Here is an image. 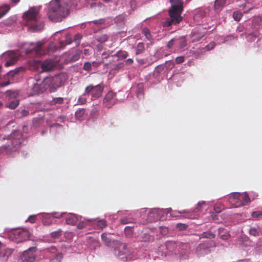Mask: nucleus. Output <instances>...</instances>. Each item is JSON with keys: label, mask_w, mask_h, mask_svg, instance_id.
Returning a JSON list of instances; mask_svg holds the SVG:
<instances>
[{"label": "nucleus", "mask_w": 262, "mask_h": 262, "mask_svg": "<svg viewBox=\"0 0 262 262\" xmlns=\"http://www.w3.org/2000/svg\"><path fill=\"white\" fill-rule=\"evenodd\" d=\"M77 0H52L48 7L47 14L49 18L53 22H60L69 14L71 6H77Z\"/></svg>", "instance_id": "1"}, {"label": "nucleus", "mask_w": 262, "mask_h": 262, "mask_svg": "<svg viewBox=\"0 0 262 262\" xmlns=\"http://www.w3.org/2000/svg\"><path fill=\"white\" fill-rule=\"evenodd\" d=\"M40 7H31L23 14V19L26 25L33 31H40L44 27L43 23L40 21Z\"/></svg>", "instance_id": "2"}, {"label": "nucleus", "mask_w": 262, "mask_h": 262, "mask_svg": "<svg viewBox=\"0 0 262 262\" xmlns=\"http://www.w3.org/2000/svg\"><path fill=\"white\" fill-rule=\"evenodd\" d=\"M172 5L168 11L170 18L163 24L164 27H169L173 24H177L182 20L181 14L183 11V2L182 0H170Z\"/></svg>", "instance_id": "3"}, {"label": "nucleus", "mask_w": 262, "mask_h": 262, "mask_svg": "<svg viewBox=\"0 0 262 262\" xmlns=\"http://www.w3.org/2000/svg\"><path fill=\"white\" fill-rule=\"evenodd\" d=\"M47 88H49L51 93L55 92L64 82L66 79L63 74L47 77L43 79Z\"/></svg>", "instance_id": "4"}, {"label": "nucleus", "mask_w": 262, "mask_h": 262, "mask_svg": "<svg viewBox=\"0 0 262 262\" xmlns=\"http://www.w3.org/2000/svg\"><path fill=\"white\" fill-rule=\"evenodd\" d=\"M21 135L19 132H14L11 135V139L12 140L10 143H8L0 147V152L6 151L8 153L17 149L21 143Z\"/></svg>", "instance_id": "5"}, {"label": "nucleus", "mask_w": 262, "mask_h": 262, "mask_svg": "<svg viewBox=\"0 0 262 262\" xmlns=\"http://www.w3.org/2000/svg\"><path fill=\"white\" fill-rule=\"evenodd\" d=\"M31 234L27 229H17L9 233V238L16 243L28 240Z\"/></svg>", "instance_id": "6"}, {"label": "nucleus", "mask_w": 262, "mask_h": 262, "mask_svg": "<svg viewBox=\"0 0 262 262\" xmlns=\"http://www.w3.org/2000/svg\"><path fill=\"white\" fill-rule=\"evenodd\" d=\"M32 66L37 70L40 68L42 72H48L53 70L56 64L54 61L51 59H46L43 61L34 60L32 63Z\"/></svg>", "instance_id": "7"}, {"label": "nucleus", "mask_w": 262, "mask_h": 262, "mask_svg": "<svg viewBox=\"0 0 262 262\" xmlns=\"http://www.w3.org/2000/svg\"><path fill=\"white\" fill-rule=\"evenodd\" d=\"M103 89L102 84H99L96 85L90 84L85 88V94H91L92 100L96 99L101 96Z\"/></svg>", "instance_id": "8"}, {"label": "nucleus", "mask_w": 262, "mask_h": 262, "mask_svg": "<svg viewBox=\"0 0 262 262\" xmlns=\"http://www.w3.org/2000/svg\"><path fill=\"white\" fill-rule=\"evenodd\" d=\"M42 45L43 43L41 41L32 42L30 44L29 48L26 49L25 53L26 54L34 53L36 55H41L43 53Z\"/></svg>", "instance_id": "9"}, {"label": "nucleus", "mask_w": 262, "mask_h": 262, "mask_svg": "<svg viewBox=\"0 0 262 262\" xmlns=\"http://www.w3.org/2000/svg\"><path fill=\"white\" fill-rule=\"evenodd\" d=\"M39 76H35L36 83H34L31 90L32 95H37L43 93L47 89L46 84H45L44 80L40 81L38 80Z\"/></svg>", "instance_id": "10"}, {"label": "nucleus", "mask_w": 262, "mask_h": 262, "mask_svg": "<svg viewBox=\"0 0 262 262\" xmlns=\"http://www.w3.org/2000/svg\"><path fill=\"white\" fill-rule=\"evenodd\" d=\"M4 56L7 58V61L5 65L6 67H9L15 64L18 58V53L13 51H10L4 54Z\"/></svg>", "instance_id": "11"}, {"label": "nucleus", "mask_w": 262, "mask_h": 262, "mask_svg": "<svg viewBox=\"0 0 262 262\" xmlns=\"http://www.w3.org/2000/svg\"><path fill=\"white\" fill-rule=\"evenodd\" d=\"M35 247H31L25 251L22 256V259L26 262H33L35 260L34 252L36 251Z\"/></svg>", "instance_id": "12"}, {"label": "nucleus", "mask_w": 262, "mask_h": 262, "mask_svg": "<svg viewBox=\"0 0 262 262\" xmlns=\"http://www.w3.org/2000/svg\"><path fill=\"white\" fill-rule=\"evenodd\" d=\"M229 202L232 207L237 208L242 206V203L240 201L239 193L235 192L231 194L229 198Z\"/></svg>", "instance_id": "13"}, {"label": "nucleus", "mask_w": 262, "mask_h": 262, "mask_svg": "<svg viewBox=\"0 0 262 262\" xmlns=\"http://www.w3.org/2000/svg\"><path fill=\"white\" fill-rule=\"evenodd\" d=\"M13 250L9 248H5L2 247L0 243V260L2 262H6L10 256L12 254Z\"/></svg>", "instance_id": "14"}, {"label": "nucleus", "mask_w": 262, "mask_h": 262, "mask_svg": "<svg viewBox=\"0 0 262 262\" xmlns=\"http://www.w3.org/2000/svg\"><path fill=\"white\" fill-rule=\"evenodd\" d=\"M118 257L123 261L126 260L129 253L127 246L124 244H120L118 246Z\"/></svg>", "instance_id": "15"}, {"label": "nucleus", "mask_w": 262, "mask_h": 262, "mask_svg": "<svg viewBox=\"0 0 262 262\" xmlns=\"http://www.w3.org/2000/svg\"><path fill=\"white\" fill-rule=\"evenodd\" d=\"M114 94L113 91L108 92L103 99V104L107 108L111 107L114 104L113 99Z\"/></svg>", "instance_id": "16"}, {"label": "nucleus", "mask_w": 262, "mask_h": 262, "mask_svg": "<svg viewBox=\"0 0 262 262\" xmlns=\"http://www.w3.org/2000/svg\"><path fill=\"white\" fill-rule=\"evenodd\" d=\"M159 219L158 210L156 209L150 210L148 213L147 220L149 222H155Z\"/></svg>", "instance_id": "17"}, {"label": "nucleus", "mask_w": 262, "mask_h": 262, "mask_svg": "<svg viewBox=\"0 0 262 262\" xmlns=\"http://www.w3.org/2000/svg\"><path fill=\"white\" fill-rule=\"evenodd\" d=\"M78 221V216L75 214L69 213L66 217V222L68 225L73 226Z\"/></svg>", "instance_id": "18"}, {"label": "nucleus", "mask_w": 262, "mask_h": 262, "mask_svg": "<svg viewBox=\"0 0 262 262\" xmlns=\"http://www.w3.org/2000/svg\"><path fill=\"white\" fill-rule=\"evenodd\" d=\"M181 213H185V215H184V216L186 218H188L190 219H196L195 214H190V213L189 212L186 211H183L182 212L174 211L172 212L171 215L173 216H177L178 215V214H181Z\"/></svg>", "instance_id": "19"}, {"label": "nucleus", "mask_w": 262, "mask_h": 262, "mask_svg": "<svg viewBox=\"0 0 262 262\" xmlns=\"http://www.w3.org/2000/svg\"><path fill=\"white\" fill-rule=\"evenodd\" d=\"M240 201L242 206L248 205L250 202V199L247 193H239Z\"/></svg>", "instance_id": "20"}, {"label": "nucleus", "mask_w": 262, "mask_h": 262, "mask_svg": "<svg viewBox=\"0 0 262 262\" xmlns=\"http://www.w3.org/2000/svg\"><path fill=\"white\" fill-rule=\"evenodd\" d=\"M215 237V234L212 232L210 231H207L206 232H203L201 235H200V238H214Z\"/></svg>", "instance_id": "21"}, {"label": "nucleus", "mask_w": 262, "mask_h": 262, "mask_svg": "<svg viewBox=\"0 0 262 262\" xmlns=\"http://www.w3.org/2000/svg\"><path fill=\"white\" fill-rule=\"evenodd\" d=\"M206 205V202L205 201H200L198 202L197 206L194 210V213H190V214H195L196 217H197L198 214H196L197 212H200L201 209L204 208V206Z\"/></svg>", "instance_id": "22"}, {"label": "nucleus", "mask_w": 262, "mask_h": 262, "mask_svg": "<svg viewBox=\"0 0 262 262\" xmlns=\"http://www.w3.org/2000/svg\"><path fill=\"white\" fill-rule=\"evenodd\" d=\"M85 114V110L81 108L75 112V117L79 120H82L84 119Z\"/></svg>", "instance_id": "23"}, {"label": "nucleus", "mask_w": 262, "mask_h": 262, "mask_svg": "<svg viewBox=\"0 0 262 262\" xmlns=\"http://www.w3.org/2000/svg\"><path fill=\"white\" fill-rule=\"evenodd\" d=\"M219 235L220 238L223 240L227 239L230 236L227 230L223 229H219Z\"/></svg>", "instance_id": "24"}, {"label": "nucleus", "mask_w": 262, "mask_h": 262, "mask_svg": "<svg viewBox=\"0 0 262 262\" xmlns=\"http://www.w3.org/2000/svg\"><path fill=\"white\" fill-rule=\"evenodd\" d=\"M10 10L8 5H4L0 7V18L4 16Z\"/></svg>", "instance_id": "25"}, {"label": "nucleus", "mask_w": 262, "mask_h": 262, "mask_svg": "<svg viewBox=\"0 0 262 262\" xmlns=\"http://www.w3.org/2000/svg\"><path fill=\"white\" fill-rule=\"evenodd\" d=\"M226 4V0H216L214 3V8L215 9H220L223 7Z\"/></svg>", "instance_id": "26"}, {"label": "nucleus", "mask_w": 262, "mask_h": 262, "mask_svg": "<svg viewBox=\"0 0 262 262\" xmlns=\"http://www.w3.org/2000/svg\"><path fill=\"white\" fill-rule=\"evenodd\" d=\"M110 235H107L106 233H102L101 235V238L102 241L107 245L111 246V238L109 237Z\"/></svg>", "instance_id": "27"}, {"label": "nucleus", "mask_w": 262, "mask_h": 262, "mask_svg": "<svg viewBox=\"0 0 262 262\" xmlns=\"http://www.w3.org/2000/svg\"><path fill=\"white\" fill-rule=\"evenodd\" d=\"M19 104V101L17 100H13L10 103H6V106L11 109L15 108Z\"/></svg>", "instance_id": "28"}, {"label": "nucleus", "mask_w": 262, "mask_h": 262, "mask_svg": "<svg viewBox=\"0 0 262 262\" xmlns=\"http://www.w3.org/2000/svg\"><path fill=\"white\" fill-rule=\"evenodd\" d=\"M249 233L251 235L257 236L259 235L260 230L256 227H252L249 229Z\"/></svg>", "instance_id": "29"}, {"label": "nucleus", "mask_w": 262, "mask_h": 262, "mask_svg": "<svg viewBox=\"0 0 262 262\" xmlns=\"http://www.w3.org/2000/svg\"><path fill=\"white\" fill-rule=\"evenodd\" d=\"M50 103L51 105L61 104L63 103V98L62 97L53 98Z\"/></svg>", "instance_id": "30"}, {"label": "nucleus", "mask_w": 262, "mask_h": 262, "mask_svg": "<svg viewBox=\"0 0 262 262\" xmlns=\"http://www.w3.org/2000/svg\"><path fill=\"white\" fill-rule=\"evenodd\" d=\"M144 44L143 42H140L138 44L136 54L137 55L141 54L144 51Z\"/></svg>", "instance_id": "31"}, {"label": "nucleus", "mask_w": 262, "mask_h": 262, "mask_svg": "<svg viewBox=\"0 0 262 262\" xmlns=\"http://www.w3.org/2000/svg\"><path fill=\"white\" fill-rule=\"evenodd\" d=\"M62 233V230L58 229L57 231H53L51 233V237L53 238H57L60 237Z\"/></svg>", "instance_id": "32"}, {"label": "nucleus", "mask_w": 262, "mask_h": 262, "mask_svg": "<svg viewBox=\"0 0 262 262\" xmlns=\"http://www.w3.org/2000/svg\"><path fill=\"white\" fill-rule=\"evenodd\" d=\"M124 232L126 236L130 237L132 236L133 234V228L129 226H127L124 229Z\"/></svg>", "instance_id": "33"}, {"label": "nucleus", "mask_w": 262, "mask_h": 262, "mask_svg": "<svg viewBox=\"0 0 262 262\" xmlns=\"http://www.w3.org/2000/svg\"><path fill=\"white\" fill-rule=\"evenodd\" d=\"M63 258L61 253H58L56 254L55 256L51 259V262H60Z\"/></svg>", "instance_id": "34"}, {"label": "nucleus", "mask_w": 262, "mask_h": 262, "mask_svg": "<svg viewBox=\"0 0 262 262\" xmlns=\"http://www.w3.org/2000/svg\"><path fill=\"white\" fill-rule=\"evenodd\" d=\"M116 56H117L119 58L125 59L127 56V53L124 51H120L116 54Z\"/></svg>", "instance_id": "35"}, {"label": "nucleus", "mask_w": 262, "mask_h": 262, "mask_svg": "<svg viewBox=\"0 0 262 262\" xmlns=\"http://www.w3.org/2000/svg\"><path fill=\"white\" fill-rule=\"evenodd\" d=\"M80 52L79 51H76L75 54L71 57L70 62H75L78 60L80 57Z\"/></svg>", "instance_id": "36"}, {"label": "nucleus", "mask_w": 262, "mask_h": 262, "mask_svg": "<svg viewBox=\"0 0 262 262\" xmlns=\"http://www.w3.org/2000/svg\"><path fill=\"white\" fill-rule=\"evenodd\" d=\"M143 33L144 34L146 38L148 40H151L152 37H151V35L150 33V31H149V29H148L147 28H144L143 30Z\"/></svg>", "instance_id": "37"}, {"label": "nucleus", "mask_w": 262, "mask_h": 262, "mask_svg": "<svg viewBox=\"0 0 262 262\" xmlns=\"http://www.w3.org/2000/svg\"><path fill=\"white\" fill-rule=\"evenodd\" d=\"M233 17L236 21H239L242 17V14L241 12L236 11L233 13Z\"/></svg>", "instance_id": "38"}, {"label": "nucleus", "mask_w": 262, "mask_h": 262, "mask_svg": "<svg viewBox=\"0 0 262 262\" xmlns=\"http://www.w3.org/2000/svg\"><path fill=\"white\" fill-rule=\"evenodd\" d=\"M85 93L81 96H79L78 99V103L80 104H83L86 102V99L84 97V95H86Z\"/></svg>", "instance_id": "39"}, {"label": "nucleus", "mask_w": 262, "mask_h": 262, "mask_svg": "<svg viewBox=\"0 0 262 262\" xmlns=\"http://www.w3.org/2000/svg\"><path fill=\"white\" fill-rule=\"evenodd\" d=\"M66 214L65 212L59 213L54 212L52 213V215L53 217L56 219H60L63 216V215Z\"/></svg>", "instance_id": "40"}, {"label": "nucleus", "mask_w": 262, "mask_h": 262, "mask_svg": "<svg viewBox=\"0 0 262 262\" xmlns=\"http://www.w3.org/2000/svg\"><path fill=\"white\" fill-rule=\"evenodd\" d=\"M97 227L99 228H103L106 226V222L104 220H99L97 222Z\"/></svg>", "instance_id": "41"}, {"label": "nucleus", "mask_w": 262, "mask_h": 262, "mask_svg": "<svg viewBox=\"0 0 262 262\" xmlns=\"http://www.w3.org/2000/svg\"><path fill=\"white\" fill-rule=\"evenodd\" d=\"M83 69L86 71H90L92 69V64L90 62H86L84 63Z\"/></svg>", "instance_id": "42"}, {"label": "nucleus", "mask_w": 262, "mask_h": 262, "mask_svg": "<svg viewBox=\"0 0 262 262\" xmlns=\"http://www.w3.org/2000/svg\"><path fill=\"white\" fill-rule=\"evenodd\" d=\"M187 45L186 40L184 38H182L180 39L179 41V48L182 49Z\"/></svg>", "instance_id": "43"}, {"label": "nucleus", "mask_w": 262, "mask_h": 262, "mask_svg": "<svg viewBox=\"0 0 262 262\" xmlns=\"http://www.w3.org/2000/svg\"><path fill=\"white\" fill-rule=\"evenodd\" d=\"M7 94L10 97H14V98H16L18 95V94L17 92L12 91H8L7 92Z\"/></svg>", "instance_id": "44"}, {"label": "nucleus", "mask_w": 262, "mask_h": 262, "mask_svg": "<svg viewBox=\"0 0 262 262\" xmlns=\"http://www.w3.org/2000/svg\"><path fill=\"white\" fill-rule=\"evenodd\" d=\"M203 37V35L200 34L199 35V36H196V35L193 33L192 35V40L193 41H199L202 37Z\"/></svg>", "instance_id": "45"}, {"label": "nucleus", "mask_w": 262, "mask_h": 262, "mask_svg": "<svg viewBox=\"0 0 262 262\" xmlns=\"http://www.w3.org/2000/svg\"><path fill=\"white\" fill-rule=\"evenodd\" d=\"M187 227V225L185 224L178 223L177 224V228L180 230H185Z\"/></svg>", "instance_id": "46"}, {"label": "nucleus", "mask_w": 262, "mask_h": 262, "mask_svg": "<svg viewBox=\"0 0 262 262\" xmlns=\"http://www.w3.org/2000/svg\"><path fill=\"white\" fill-rule=\"evenodd\" d=\"M96 6H97L98 7L101 9L102 11L105 10L104 6L101 3H98V4H97L96 3H93L91 5V8H93V7H96Z\"/></svg>", "instance_id": "47"}, {"label": "nucleus", "mask_w": 262, "mask_h": 262, "mask_svg": "<svg viewBox=\"0 0 262 262\" xmlns=\"http://www.w3.org/2000/svg\"><path fill=\"white\" fill-rule=\"evenodd\" d=\"M253 217H262V212L259 211H254L252 213Z\"/></svg>", "instance_id": "48"}, {"label": "nucleus", "mask_w": 262, "mask_h": 262, "mask_svg": "<svg viewBox=\"0 0 262 262\" xmlns=\"http://www.w3.org/2000/svg\"><path fill=\"white\" fill-rule=\"evenodd\" d=\"M160 232L162 235H166L168 232V229L166 227H161Z\"/></svg>", "instance_id": "49"}, {"label": "nucleus", "mask_w": 262, "mask_h": 262, "mask_svg": "<svg viewBox=\"0 0 262 262\" xmlns=\"http://www.w3.org/2000/svg\"><path fill=\"white\" fill-rule=\"evenodd\" d=\"M46 250L50 253H56L57 252V248L55 246H51L46 249Z\"/></svg>", "instance_id": "50"}, {"label": "nucleus", "mask_w": 262, "mask_h": 262, "mask_svg": "<svg viewBox=\"0 0 262 262\" xmlns=\"http://www.w3.org/2000/svg\"><path fill=\"white\" fill-rule=\"evenodd\" d=\"M86 223L84 221H81V222H80L77 226V229H82L83 228H84L85 226H86Z\"/></svg>", "instance_id": "51"}, {"label": "nucleus", "mask_w": 262, "mask_h": 262, "mask_svg": "<svg viewBox=\"0 0 262 262\" xmlns=\"http://www.w3.org/2000/svg\"><path fill=\"white\" fill-rule=\"evenodd\" d=\"M66 45H70L72 42V38L70 34H67L66 35Z\"/></svg>", "instance_id": "52"}, {"label": "nucleus", "mask_w": 262, "mask_h": 262, "mask_svg": "<svg viewBox=\"0 0 262 262\" xmlns=\"http://www.w3.org/2000/svg\"><path fill=\"white\" fill-rule=\"evenodd\" d=\"M36 220V215H30L27 221L31 223H34Z\"/></svg>", "instance_id": "53"}, {"label": "nucleus", "mask_w": 262, "mask_h": 262, "mask_svg": "<svg viewBox=\"0 0 262 262\" xmlns=\"http://www.w3.org/2000/svg\"><path fill=\"white\" fill-rule=\"evenodd\" d=\"M184 61V57L183 56H179L176 58V62L178 64L181 63Z\"/></svg>", "instance_id": "54"}, {"label": "nucleus", "mask_w": 262, "mask_h": 262, "mask_svg": "<svg viewBox=\"0 0 262 262\" xmlns=\"http://www.w3.org/2000/svg\"><path fill=\"white\" fill-rule=\"evenodd\" d=\"M215 46V43L214 42H211L208 45L206 46V48L207 50H210L213 49Z\"/></svg>", "instance_id": "55"}, {"label": "nucleus", "mask_w": 262, "mask_h": 262, "mask_svg": "<svg viewBox=\"0 0 262 262\" xmlns=\"http://www.w3.org/2000/svg\"><path fill=\"white\" fill-rule=\"evenodd\" d=\"M81 35L79 34H77L74 36V40L77 44H79V41L81 39Z\"/></svg>", "instance_id": "56"}, {"label": "nucleus", "mask_w": 262, "mask_h": 262, "mask_svg": "<svg viewBox=\"0 0 262 262\" xmlns=\"http://www.w3.org/2000/svg\"><path fill=\"white\" fill-rule=\"evenodd\" d=\"M130 222L131 221L127 217H124L121 220V223L122 224H126Z\"/></svg>", "instance_id": "57"}, {"label": "nucleus", "mask_w": 262, "mask_h": 262, "mask_svg": "<svg viewBox=\"0 0 262 262\" xmlns=\"http://www.w3.org/2000/svg\"><path fill=\"white\" fill-rule=\"evenodd\" d=\"M174 41H175L174 38L171 39L167 43V48H171L172 47V46L173 45Z\"/></svg>", "instance_id": "58"}, {"label": "nucleus", "mask_w": 262, "mask_h": 262, "mask_svg": "<svg viewBox=\"0 0 262 262\" xmlns=\"http://www.w3.org/2000/svg\"><path fill=\"white\" fill-rule=\"evenodd\" d=\"M21 116L23 117H26L28 116L29 114V112L26 110H23L20 112Z\"/></svg>", "instance_id": "59"}, {"label": "nucleus", "mask_w": 262, "mask_h": 262, "mask_svg": "<svg viewBox=\"0 0 262 262\" xmlns=\"http://www.w3.org/2000/svg\"><path fill=\"white\" fill-rule=\"evenodd\" d=\"M94 22L95 24H102L104 22V20L100 19L99 20H94Z\"/></svg>", "instance_id": "60"}, {"label": "nucleus", "mask_w": 262, "mask_h": 262, "mask_svg": "<svg viewBox=\"0 0 262 262\" xmlns=\"http://www.w3.org/2000/svg\"><path fill=\"white\" fill-rule=\"evenodd\" d=\"M117 21L120 20L121 21H123L125 19V15H122L120 16H119L117 17Z\"/></svg>", "instance_id": "61"}, {"label": "nucleus", "mask_w": 262, "mask_h": 262, "mask_svg": "<svg viewBox=\"0 0 262 262\" xmlns=\"http://www.w3.org/2000/svg\"><path fill=\"white\" fill-rule=\"evenodd\" d=\"M42 222L45 225H50L51 224V222H48L46 220V217H44L43 219Z\"/></svg>", "instance_id": "62"}, {"label": "nucleus", "mask_w": 262, "mask_h": 262, "mask_svg": "<svg viewBox=\"0 0 262 262\" xmlns=\"http://www.w3.org/2000/svg\"><path fill=\"white\" fill-rule=\"evenodd\" d=\"M133 62V60L131 58H129L126 60V63L127 64H131Z\"/></svg>", "instance_id": "63"}, {"label": "nucleus", "mask_w": 262, "mask_h": 262, "mask_svg": "<svg viewBox=\"0 0 262 262\" xmlns=\"http://www.w3.org/2000/svg\"><path fill=\"white\" fill-rule=\"evenodd\" d=\"M211 217L213 220H215L217 219V215L215 214L214 213H212L211 214Z\"/></svg>", "instance_id": "64"}]
</instances>
